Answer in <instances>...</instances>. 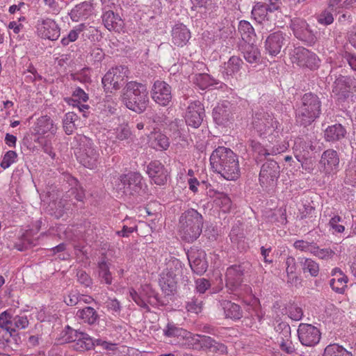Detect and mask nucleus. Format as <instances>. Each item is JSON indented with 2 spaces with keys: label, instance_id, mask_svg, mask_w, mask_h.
Here are the masks:
<instances>
[{
  "label": "nucleus",
  "instance_id": "obj_1",
  "mask_svg": "<svg viewBox=\"0 0 356 356\" xmlns=\"http://www.w3.org/2000/svg\"><path fill=\"white\" fill-rule=\"evenodd\" d=\"M212 170L227 180H236L240 177L238 156L229 148L218 147L210 156Z\"/></svg>",
  "mask_w": 356,
  "mask_h": 356
},
{
  "label": "nucleus",
  "instance_id": "obj_2",
  "mask_svg": "<svg viewBox=\"0 0 356 356\" xmlns=\"http://www.w3.org/2000/svg\"><path fill=\"white\" fill-rule=\"evenodd\" d=\"M203 217L197 210L189 209L181 213L179 220V233L181 239L191 243L202 233Z\"/></svg>",
  "mask_w": 356,
  "mask_h": 356
},
{
  "label": "nucleus",
  "instance_id": "obj_3",
  "mask_svg": "<svg viewBox=\"0 0 356 356\" xmlns=\"http://www.w3.org/2000/svg\"><path fill=\"white\" fill-rule=\"evenodd\" d=\"M122 100L129 110L137 113H143L149 104L146 86L136 81L128 82L124 88Z\"/></svg>",
  "mask_w": 356,
  "mask_h": 356
},
{
  "label": "nucleus",
  "instance_id": "obj_4",
  "mask_svg": "<svg viewBox=\"0 0 356 356\" xmlns=\"http://www.w3.org/2000/svg\"><path fill=\"white\" fill-rule=\"evenodd\" d=\"M321 112V102L316 94L305 93L301 99V104L296 111L297 121L305 127L311 124Z\"/></svg>",
  "mask_w": 356,
  "mask_h": 356
},
{
  "label": "nucleus",
  "instance_id": "obj_5",
  "mask_svg": "<svg viewBox=\"0 0 356 356\" xmlns=\"http://www.w3.org/2000/svg\"><path fill=\"white\" fill-rule=\"evenodd\" d=\"M252 125L260 137L268 138L270 143L275 140L281 132L279 122L271 114L263 111L254 114Z\"/></svg>",
  "mask_w": 356,
  "mask_h": 356
},
{
  "label": "nucleus",
  "instance_id": "obj_6",
  "mask_svg": "<svg viewBox=\"0 0 356 356\" xmlns=\"http://www.w3.org/2000/svg\"><path fill=\"white\" fill-rule=\"evenodd\" d=\"M143 177L138 172H129L121 175L114 184V189L120 195L134 196L145 192L146 186Z\"/></svg>",
  "mask_w": 356,
  "mask_h": 356
},
{
  "label": "nucleus",
  "instance_id": "obj_7",
  "mask_svg": "<svg viewBox=\"0 0 356 356\" xmlns=\"http://www.w3.org/2000/svg\"><path fill=\"white\" fill-rule=\"evenodd\" d=\"M75 154L80 163L89 169L95 168L99 163V154L92 140L86 136L80 137Z\"/></svg>",
  "mask_w": 356,
  "mask_h": 356
},
{
  "label": "nucleus",
  "instance_id": "obj_8",
  "mask_svg": "<svg viewBox=\"0 0 356 356\" xmlns=\"http://www.w3.org/2000/svg\"><path fill=\"white\" fill-rule=\"evenodd\" d=\"M280 174L278 163L273 160H268L261 167L259 177L260 186L266 191L273 190L277 185Z\"/></svg>",
  "mask_w": 356,
  "mask_h": 356
},
{
  "label": "nucleus",
  "instance_id": "obj_9",
  "mask_svg": "<svg viewBox=\"0 0 356 356\" xmlns=\"http://www.w3.org/2000/svg\"><path fill=\"white\" fill-rule=\"evenodd\" d=\"M251 264L243 261L227 268L226 271V286L232 292H238L243 281L244 275L250 270Z\"/></svg>",
  "mask_w": 356,
  "mask_h": 356
},
{
  "label": "nucleus",
  "instance_id": "obj_10",
  "mask_svg": "<svg viewBox=\"0 0 356 356\" xmlns=\"http://www.w3.org/2000/svg\"><path fill=\"white\" fill-rule=\"evenodd\" d=\"M129 70L127 67L120 65L112 67L102 78L105 90H119L124 83Z\"/></svg>",
  "mask_w": 356,
  "mask_h": 356
},
{
  "label": "nucleus",
  "instance_id": "obj_11",
  "mask_svg": "<svg viewBox=\"0 0 356 356\" xmlns=\"http://www.w3.org/2000/svg\"><path fill=\"white\" fill-rule=\"evenodd\" d=\"M291 56L292 62L300 67H305L310 70H315L318 67L320 60L317 56L304 47L295 48Z\"/></svg>",
  "mask_w": 356,
  "mask_h": 356
},
{
  "label": "nucleus",
  "instance_id": "obj_12",
  "mask_svg": "<svg viewBox=\"0 0 356 356\" xmlns=\"http://www.w3.org/2000/svg\"><path fill=\"white\" fill-rule=\"evenodd\" d=\"M151 96L156 104L162 106H166L172 98V88L165 81L156 80L152 86Z\"/></svg>",
  "mask_w": 356,
  "mask_h": 356
},
{
  "label": "nucleus",
  "instance_id": "obj_13",
  "mask_svg": "<svg viewBox=\"0 0 356 356\" xmlns=\"http://www.w3.org/2000/svg\"><path fill=\"white\" fill-rule=\"evenodd\" d=\"M300 343L305 346H314L318 343L321 333L318 328L307 323H300L298 329Z\"/></svg>",
  "mask_w": 356,
  "mask_h": 356
},
{
  "label": "nucleus",
  "instance_id": "obj_14",
  "mask_svg": "<svg viewBox=\"0 0 356 356\" xmlns=\"http://www.w3.org/2000/svg\"><path fill=\"white\" fill-rule=\"evenodd\" d=\"M205 117L204 107L200 101L191 102L185 113V121L187 125L198 128L202 123Z\"/></svg>",
  "mask_w": 356,
  "mask_h": 356
},
{
  "label": "nucleus",
  "instance_id": "obj_15",
  "mask_svg": "<svg viewBox=\"0 0 356 356\" xmlns=\"http://www.w3.org/2000/svg\"><path fill=\"white\" fill-rule=\"evenodd\" d=\"M35 27L38 35L42 38L56 40L60 36V28L50 18H38Z\"/></svg>",
  "mask_w": 356,
  "mask_h": 356
},
{
  "label": "nucleus",
  "instance_id": "obj_16",
  "mask_svg": "<svg viewBox=\"0 0 356 356\" xmlns=\"http://www.w3.org/2000/svg\"><path fill=\"white\" fill-rule=\"evenodd\" d=\"M291 28L298 39L309 44L315 42L316 37L305 19L294 18L291 20Z\"/></svg>",
  "mask_w": 356,
  "mask_h": 356
},
{
  "label": "nucleus",
  "instance_id": "obj_17",
  "mask_svg": "<svg viewBox=\"0 0 356 356\" xmlns=\"http://www.w3.org/2000/svg\"><path fill=\"white\" fill-rule=\"evenodd\" d=\"M187 257L192 270L199 275L205 273L208 268L206 253L197 248H191L187 252Z\"/></svg>",
  "mask_w": 356,
  "mask_h": 356
},
{
  "label": "nucleus",
  "instance_id": "obj_18",
  "mask_svg": "<svg viewBox=\"0 0 356 356\" xmlns=\"http://www.w3.org/2000/svg\"><path fill=\"white\" fill-rule=\"evenodd\" d=\"M288 42L286 35L282 31L270 33L264 42L266 51L271 56H276Z\"/></svg>",
  "mask_w": 356,
  "mask_h": 356
},
{
  "label": "nucleus",
  "instance_id": "obj_19",
  "mask_svg": "<svg viewBox=\"0 0 356 356\" xmlns=\"http://www.w3.org/2000/svg\"><path fill=\"white\" fill-rule=\"evenodd\" d=\"M262 2H257L252 9V17L259 23L266 26L267 31H271L276 26L275 17H270V13Z\"/></svg>",
  "mask_w": 356,
  "mask_h": 356
},
{
  "label": "nucleus",
  "instance_id": "obj_20",
  "mask_svg": "<svg viewBox=\"0 0 356 356\" xmlns=\"http://www.w3.org/2000/svg\"><path fill=\"white\" fill-rule=\"evenodd\" d=\"M146 172L149 178L156 185L166 184L169 172L165 166L159 161H152L147 165Z\"/></svg>",
  "mask_w": 356,
  "mask_h": 356
},
{
  "label": "nucleus",
  "instance_id": "obj_21",
  "mask_svg": "<svg viewBox=\"0 0 356 356\" xmlns=\"http://www.w3.org/2000/svg\"><path fill=\"white\" fill-rule=\"evenodd\" d=\"M320 165L326 174H330L336 170L339 164V157L337 151L328 149L324 151L320 160Z\"/></svg>",
  "mask_w": 356,
  "mask_h": 356
},
{
  "label": "nucleus",
  "instance_id": "obj_22",
  "mask_svg": "<svg viewBox=\"0 0 356 356\" xmlns=\"http://www.w3.org/2000/svg\"><path fill=\"white\" fill-rule=\"evenodd\" d=\"M177 274L172 269H167L161 273L159 279V285L162 291L166 296L174 294L177 290Z\"/></svg>",
  "mask_w": 356,
  "mask_h": 356
},
{
  "label": "nucleus",
  "instance_id": "obj_23",
  "mask_svg": "<svg viewBox=\"0 0 356 356\" xmlns=\"http://www.w3.org/2000/svg\"><path fill=\"white\" fill-rule=\"evenodd\" d=\"M250 146L252 150L260 156L276 155L284 152L287 149V146L285 144L275 145L273 147H264L259 142L254 140H251L250 141Z\"/></svg>",
  "mask_w": 356,
  "mask_h": 356
},
{
  "label": "nucleus",
  "instance_id": "obj_24",
  "mask_svg": "<svg viewBox=\"0 0 356 356\" xmlns=\"http://www.w3.org/2000/svg\"><path fill=\"white\" fill-rule=\"evenodd\" d=\"M172 42L178 47L186 44L191 38V32L184 24H176L171 31Z\"/></svg>",
  "mask_w": 356,
  "mask_h": 356
},
{
  "label": "nucleus",
  "instance_id": "obj_25",
  "mask_svg": "<svg viewBox=\"0 0 356 356\" xmlns=\"http://www.w3.org/2000/svg\"><path fill=\"white\" fill-rule=\"evenodd\" d=\"M212 115L213 120L217 124L225 125L233 116L229 103L226 102L216 106L213 110Z\"/></svg>",
  "mask_w": 356,
  "mask_h": 356
},
{
  "label": "nucleus",
  "instance_id": "obj_26",
  "mask_svg": "<svg viewBox=\"0 0 356 356\" xmlns=\"http://www.w3.org/2000/svg\"><path fill=\"white\" fill-rule=\"evenodd\" d=\"M92 13V3L84 1L76 5L70 13V18L74 22L87 19Z\"/></svg>",
  "mask_w": 356,
  "mask_h": 356
},
{
  "label": "nucleus",
  "instance_id": "obj_27",
  "mask_svg": "<svg viewBox=\"0 0 356 356\" xmlns=\"http://www.w3.org/2000/svg\"><path fill=\"white\" fill-rule=\"evenodd\" d=\"M332 275L334 276V277L330 281V287L335 292L343 293L347 286V276L345 275L339 268L334 269Z\"/></svg>",
  "mask_w": 356,
  "mask_h": 356
},
{
  "label": "nucleus",
  "instance_id": "obj_28",
  "mask_svg": "<svg viewBox=\"0 0 356 356\" xmlns=\"http://www.w3.org/2000/svg\"><path fill=\"white\" fill-rule=\"evenodd\" d=\"M13 317L8 312L4 311L0 314V327L6 331L10 337L16 342L19 337L17 333H15Z\"/></svg>",
  "mask_w": 356,
  "mask_h": 356
},
{
  "label": "nucleus",
  "instance_id": "obj_29",
  "mask_svg": "<svg viewBox=\"0 0 356 356\" xmlns=\"http://www.w3.org/2000/svg\"><path fill=\"white\" fill-rule=\"evenodd\" d=\"M346 135V130L341 124L329 126L325 130V139L328 142L339 141Z\"/></svg>",
  "mask_w": 356,
  "mask_h": 356
},
{
  "label": "nucleus",
  "instance_id": "obj_30",
  "mask_svg": "<svg viewBox=\"0 0 356 356\" xmlns=\"http://www.w3.org/2000/svg\"><path fill=\"white\" fill-rule=\"evenodd\" d=\"M241 52L245 60L250 64H256L260 61V51L257 46L246 42L241 46Z\"/></svg>",
  "mask_w": 356,
  "mask_h": 356
},
{
  "label": "nucleus",
  "instance_id": "obj_31",
  "mask_svg": "<svg viewBox=\"0 0 356 356\" xmlns=\"http://www.w3.org/2000/svg\"><path fill=\"white\" fill-rule=\"evenodd\" d=\"M75 338L76 341L74 343H72V348L79 352H84L86 350H90L93 349L92 338L90 337L87 333L81 332L78 334Z\"/></svg>",
  "mask_w": 356,
  "mask_h": 356
},
{
  "label": "nucleus",
  "instance_id": "obj_32",
  "mask_svg": "<svg viewBox=\"0 0 356 356\" xmlns=\"http://www.w3.org/2000/svg\"><path fill=\"white\" fill-rule=\"evenodd\" d=\"M243 64V60L236 56L229 58L227 63H225L223 74L227 79L234 77L239 71Z\"/></svg>",
  "mask_w": 356,
  "mask_h": 356
},
{
  "label": "nucleus",
  "instance_id": "obj_33",
  "mask_svg": "<svg viewBox=\"0 0 356 356\" xmlns=\"http://www.w3.org/2000/svg\"><path fill=\"white\" fill-rule=\"evenodd\" d=\"M149 140L151 146L156 150H165L169 147L168 138L161 132H152Z\"/></svg>",
  "mask_w": 356,
  "mask_h": 356
},
{
  "label": "nucleus",
  "instance_id": "obj_34",
  "mask_svg": "<svg viewBox=\"0 0 356 356\" xmlns=\"http://www.w3.org/2000/svg\"><path fill=\"white\" fill-rule=\"evenodd\" d=\"M35 131L39 135L45 134L47 132L54 134L56 128L54 127L52 120L47 115L41 116L37 120Z\"/></svg>",
  "mask_w": 356,
  "mask_h": 356
},
{
  "label": "nucleus",
  "instance_id": "obj_35",
  "mask_svg": "<svg viewBox=\"0 0 356 356\" xmlns=\"http://www.w3.org/2000/svg\"><path fill=\"white\" fill-rule=\"evenodd\" d=\"M76 316L89 325L95 324L99 319L97 312L92 307H86L82 309L78 310Z\"/></svg>",
  "mask_w": 356,
  "mask_h": 356
},
{
  "label": "nucleus",
  "instance_id": "obj_36",
  "mask_svg": "<svg viewBox=\"0 0 356 356\" xmlns=\"http://www.w3.org/2000/svg\"><path fill=\"white\" fill-rule=\"evenodd\" d=\"M222 305L227 318L240 319L243 316V311L238 305L231 301L225 300Z\"/></svg>",
  "mask_w": 356,
  "mask_h": 356
},
{
  "label": "nucleus",
  "instance_id": "obj_37",
  "mask_svg": "<svg viewBox=\"0 0 356 356\" xmlns=\"http://www.w3.org/2000/svg\"><path fill=\"white\" fill-rule=\"evenodd\" d=\"M238 31L245 43L251 42L255 36L254 28L249 22L245 20H242L239 22Z\"/></svg>",
  "mask_w": 356,
  "mask_h": 356
},
{
  "label": "nucleus",
  "instance_id": "obj_38",
  "mask_svg": "<svg viewBox=\"0 0 356 356\" xmlns=\"http://www.w3.org/2000/svg\"><path fill=\"white\" fill-rule=\"evenodd\" d=\"M193 82L201 90H205L209 86L218 83V81L211 77L208 74H195L193 79Z\"/></svg>",
  "mask_w": 356,
  "mask_h": 356
},
{
  "label": "nucleus",
  "instance_id": "obj_39",
  "mask_svg": "<svg viewBox=\"0 0 356 356\" xmlns=\"http://www.w3.org/2000/svg\"><path fill=\"white\" fill-rule=\"evenodd\" d=\"M323 356H353V355L342 346L331 343L325 347Z\"/></svg>",
  "mask_w": 356,
  "mask_h": 356
},
{
  "label": "nucleus",
  "instance_id": "obj_40",
  "mask_svg": "<svg viewBox=\"0 0 356 356\" xmlns=\"http://www.w3.org/2000/svg\"><path fill=\"white\" fill-rule=\"evenodd\" d=\"M164 334L169 337H181L188 339L191 333L181 327H177L172 323H168L163 330Z\"/></svg>",
  "mask_w": 356,
  "mask_h": 356
},
{
  "label": "nucleus",
  "instance_id": "obj_41",
  "mask_svg": "<svg viewBox=\"0 0 356 356\" xmlns=\"http://www.w3.org/2000/svg\"><path fill=\"white\" fill-rule=\"evenodd\" d=\"M347 89L346 76H340L337 78L333 83L332 92L337 95H341L344 98H347L348 97Z\"/></svg>",
  "mask_w": 356,
  "mask_h": 356
},
{
  "label": "nucleus",
  "instance_id": "obj_42",
  "mask_svg": "<svg viewBox=\"0 0 356 356\" xmlns=\"http://www.w3.org/2000/svg\"><path fill=\"white\" fill-rule=\"evenodd\" d=\"M31 232L26 231L17 240L15 243L14 248L21 252L26 250L33 244V241L31 238Z\"/></svg>",
  "mask_w": 356,
  "mask_h": 356
},
{
  "label": "nucleus",
  "instance_id": "obj_43",
  "mask_svg": "<svg viewBox=\"0 0 356 356\" xmlns=\"http://www.w3.org/2000/svg\"><path fill=\"white\" fill-rule=\"evenodd\" d=\"M300 263L305 273H309L313 277L318 275L319 267L316 262L311 259L302 258Z\"/></svg>",
  "mask_w": 356,
  "mask_h": 356
},
{
  "label": "nucleus",
  "instance_id": "obj_44",
  "mask_svg": "<svg viewBox=\"0 0 356 356\" xmlns=\"http://www.w3.org/2000/svg\"><path fill=\"white\" fill-rule=\"evenodd\" d=\"M78 119V116L74 112H69L65 115L63 120V129L67 135L72 134L76 129L75 121Z\"/></svg>",
  "mask_w": 356,
  "mask_h": 356
},
{
  "label": "nucleus",
  "instance_id": "obj_45",
  "mask_svg": "<svg viewBox=\"0 0 356 356\" xmlns=\"http://www.w3.org/2000/svg\"><path fill=\"white\" fill-rule=\"evenodd\" d=\"M186 309L188 312L195 313L196 314L200 313L202 309V300L200 296H193L186 305Z\"/></svg>",
  "mask_w": 356,
  "mask_h": 356
},
{
  "label": "nucleus",
  "instance_id": "obj_46",
  "mask_svg": "<svg viewBox=\"0 0 356 356\" xmlns=\"http://www.w3.org/2000/svg\"><path fill=\"white\" fill-rule=\"evenodd\" d=\"M99 268V277L102 282L106 284H111L112 276L109 270L108 266L105 261H102L98 264Z\"/></svg>",
  "mask_w": 356,
  "mask_h": 356
},
{
  "label": "nucleus",
  "instance_id": "obj_47",
  "mask_svg": "<svg viewBox=\"0 0 356 356\" xmlns=\"http://www.w3.org/2000/svg\"><path fill=\"white\" fill-rule=\"evenodd\" d=\"M118 16L115 15L114 12L112 10L106 11L102 15V20L105 27L111 31L115 29L117 27V20Z\"/></svg>",
  "mask_w": 356,
  "mask_h": 356
},
{
  "label": "nucleus",
  "instance_id": "obj_48",
  "mask_svg": "<svg viewBox=\"0 0 356 356\" xmlns=\"http://www.w3.org/2000/svg\"><path fill=\"white\" fill-rule=\"evenodd\" d=\"M270 15V17H277L276 12L281 13V0H264L262 2Z\"/></svg>",
  "mask_w": 356,
  "mask_h": 356
},
{
  "label": "nucleus",
  "instance_id": "obj_49",
  "mask_svg": "<svg viewBox=\"0 0 356 356\" xmlns=\"http://www.w3.org/2000/svg\"><path fill=\"white\" fill-rule=\"evenodd\" d=\"M72 186H74L71 188V195H74V198L78 201H83L85 197V193L83 188L78 184V181L72 177L71 184Z\"/></svg>",
  "mask_w": 356,
  "mask_h": 356
},
{
  "label": "nucleus",
  "instance_id": "obj_50",
  "mask_svg": "<svg viewBox=\"0 0 356 356\" xmlns=\"http://www.w3.org/2000/svg\"><path fill=\"white\" fill-rule=\"evenodd\" d=\"M131 136V131L127 124H120L115 129V137L120 140H127Z\"/></svg>",
  "mask_w": 356,
  "mask_h": 356
},
{
  "label": "nucleus",
  "instance_id": "obj_51",
  "mask_svg": "<svg viewBox=\"0 0 356 356\" xmlns=\"http://www.w3.org/2000/svg\"><path fill=\"white\" fill-rule=\"evenodd\" d=\"M313 254L321 259L327 260L332 259L335 253L330 248H320L317 244H316Z\"/></svg>",
  "mask_w": 356,
  "mask_h": 356
},
{
  "label": "nucleus",
  "instance_id": "obj_52",
  "mask_svg": "<svg viewBox=\"0 0 356 356\" xmlns=\"http://www.w3.org/2000/svg\"><path fill=\"white\" fill-rule=\"evenodd\" d=\"M17 154L15 151L9 150L3 156L0 163V166L3 169L8 168L13 163L16 161Z\"/></svg>",
  "mask_w": 356,
  "mask_h": 356
},
{
  "label": "nucleus",
  "instance_id": "obj_53",
  "mask_svg": "<svg viewBox=\"0 0 356 356\" xmlns=\"http://www.w3.org/2000/svg\"><path fill=\"white\" fill-rule=\"evenodd\" d=\"M316 244V243L314 242L309 243L303 240H298L293 243V246L296 249L300 251L313 254V252L315 250Z\"/></svg>",
  "mask_w": 356,
  "mask_h": 356
},
{
  "label": "nucleus",
  "instance_id": "obj_54",
  "mask_svg": "<svg viewBox=\"0 0 356 356\" xmlns=\"http://www.w3.org/2000/svg\"><path fill=\"white\" fill-rule=\"evenodd\" d=\"M286 272L289 280H293L296 277L295 275L296 270V260L293 257H288L285 261Z\"/></svg>",
  "mask_w": 356,
  "mask_h": 356
},
{
  "label": "nucleus",
  "instance_id": "obj_55",
  "mask_svg": "<svg viewBox=\"0 0 356 356\" xmlns=\"http://www.w3.org/2000/svg\"><path fill=\"white\" fill-rule=\"evenodd\" d=\"M300 211V217L301 219L309 218L310 221L312 222V219L314 217V214L315 213V208L310 204V203L305 204L302 207V209H299Z\"/></svg>",
  "mask_w": 356,
  "mask_h": 356
},
{
  "label": "nucleus",
  "instance_id": "obj_56",
  "mask_svg": "<svg viewBox=\"0 0 356 356\" xmlns=\"http://www.w3.org/2000/svg\"><path fill=\"white\" fill-rule=\"evenodd\" d=\"M72 96L75 99H70L68 103L71 104V102H73V106H74V103L76 102H79V101H82L83 102H86L88 99V95L81 88H76L75 90L73 92Z\"/></svg>",
  "mask_w": 356,
  "mask_h": 356
},
{
  "label": "nucleus",
  "instance_id": "obj_57",
  "mask_svg": "<svg viewBox=\"0 0 356 356\" xmlns=\"http://www.w3.org/2000/svg\"><path fill=\"white\" fill-rule=\"evenodd\" d=\"M81 298H84V296L80 295L76 291H72L65 297L64 302L69 306H74L81 302Z\"/></svg>",
  "mask_w": 356,
  "mask_h": 356
},
{
  "label": "nucleus",
  "instance_id": "obj_58",
  "mask_svg": "<svg viewBox=\"0 0 356 356\" xmlns=\"http://www.w3.org/2000/svg\"><path fill=\"white\" fill-rule=\"evenodd\" d=\"M104 53L101 48L96 46L93 47L90 49L89 59L94 63H99L104 58Z\"/></svg>",
  "mask_w": 356,
  "mask_h": 356
},
{
  "label": "nucleus",
  "instance_id": "obj_59",
  "mask_svg": "<svg viewBox=\"0 0 356 356\" xmlns=\"http://www.w3.org/2000/svg\"><path fill=\"white\" fill-rule=\"evenodd\" d=\"M13 323L15 333H17V330L27 327L29 323L26 316H15L13 317Z\"/></svg>",
  "mask_w": 356,
  "mask_h": 356
},
{
  "label": "nucleus",
  "instance_id": "obj_60",
  "mask_svg": "<svg viewBox=\"0 0 356 356\" xmlns=\"http://www.w3.org/2000/svg\"><path fill=\"white\" fill-rule=\"evenodd\" d=\"M288 315L293 321H300L303 316V312L300 307L291 305L288 308Z\"/></svg>",
  "mask_w": 356,
  "mask_h": 356
},
{
  "label": "nucleus",
  "instance_id": "obj_61",
  "mask_svg": "<svg viewBox=\"0 0 356 356\" xmlns=\"http://www.w3.org/2000/svg\"><path fill=\"white\" fill-rule=\"evenodd\" d=\"M81 331L74 330L70 326H67L65 330V335L63 337H65V340L67 343H74L76 341V339H75L76 337H78V334L81 333Z\"/></svg>",
  "mask_w": 356,
  "mask_h": 356
},
{
  "label": "nucleus",
  "instance_id": "obj_62",
  "mask_svg": "<svg viewBox=\"0 0 356 356\" xmlns=\"http://www.w3.org/2000/svg\"><path fill=\"white\" fill-rule=\"evenodd\" d=\"M341 221V218L339 216H334L332 217L329 222L330 226L337 233H342L345 230V227L342 225H339V222Z\"/></svg>",
  "mask_w": 356,
  "mask_h": 356
},
{
  "label": "nucleus",
  "instance_id": "obj_63",
  "mask_svg": "<svg viewBox=\"0 0 356 356\" xmlns=\"http://www.w3.org/2000/svg\"><path fill=\"white\" fill-rule=\"evenodd\" d=\"M76 277L78 282L83 286H90L92 284V279L84 270H78Z\"/></svg>",
  "mask_w": 356,
  "mask_h": 356
},
{
  "label": "nucleus",
  "instance_id": "obj_64",
  "mask_svg": "<svg viewBox=\"0 0 356 356\" xmlns=\"http://www.w3.org/2000/svg\"><path fill=\"white\" fill-rule=\"evenodd\" d=\"M342 58L348 63L350 68L356 72V55L345 51L342 53Z\"/></svg>",
  "mask_w": 356,
  "mask_h": 356
}]
</instances>
